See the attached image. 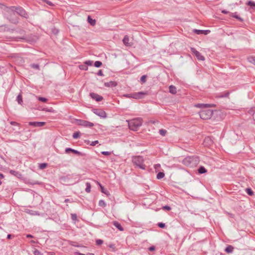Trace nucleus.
<instances>
[{
  "label": "nucleus",
  "instance_id": "37",
  "mask_svg": "<svg viewBox=\"0 0 255 255\" xmlns=\"http://www.w3.org/2000/svg\"><path fill=\"white\" fill-rule=\"evenodd\" d=\"M28 213L31 215H39V213L37 211L31 210L29 211Z\"/></svg>",
  "mask_w": 255,
  "mask_h": 255
},
{
  "label": "nucleus",
  "instance_id": "47",
  "mask_svg": "<svg viewBox=\"0 0 255 255\" xmlns=\"http://www.w3.org/2000/svg\"><path fill=\"white\" fill-rule=\"evenodd\" d=\"M125 97L128 98H132V94H127L124 95Z\"/></svg>",
  "mask_w": 255,
  "mask_h": 255
},
{
  "label": "nucleus",
  "instance_id": "17",
  "mask_svg": "<svg viewBox=\"0 0 255 255\" xmlns=\"http://www.w3.org/2000/svg\"><path fill=\"white\" fill-rule=\"evenodd\" d=\"M10 22L13 23L14 24H17L19 21L17 18H12V17H7V18Z\"/></svg>",
  "mask_w": 255,
  "mask_h": 255
},
{
  "label": "nucleus",
  "instance_id": "49",
  "mask_svg": "<svg viewBox=\"0 0 255 255\" xmlns=\"http://www.w3.org/2000/svg\"><path fill=\"white\" fill-rule=\"evenodd\" d=\"M99 142L98 140H95V141H92L91 143H90V145L91 146H95L97 144H98Z\"/></svg>",
  "mask_w": 255,
  "mask_h": 255
},
{
  "label": "nucleus",
  "instance_id": "27",
  "mask_svg": "<svg viewBox=\"0 0 255 255\" xmlns=\"http://www.w3.org/2000/svg\"><path fill=\"white\" fill-rule=\"evenodd\" d=\"M128 41H129V38H128V37L127 36V35H126L123 39V43L126 45H128Z\"/></svg>",
  "mask_w": 255,
  "mask_h": 255
},
{
  "label": "nucleus",
  "instance_id": "21",
  "mask_svg": "<svg viewBox=\"0 0 255 255\" xmlns=\"http://www.w3.org/2000/svg\"><path fill=\"white\" fill-rule=\"evenodd\" d=\"M196 107L200 108H206L211 107V105L210 104H198L196 105Z\"/></svg>",
  "mask_w": 255,
  "mask_h": 255
},
{
  "label": "nucleus",
  "instance_id": "12",
  "mask_svg": "<svg viewBox=\"0 0 255 255\" xmlns=\"http://www.w3.org/2000/svg\"><path fill=\"white\" fill-rule=\"evenodd\" d=\"M69 152H72L75 154H76L78 155H81V156H83V154L82 153H81V152L77 150H75L74 149H73V148H66L65 149V152L68 153H69Z\"/></svg>",
  "mask_w": 255,
  "mask_h": 255
},
{
  "label": "nucleus",
  "instance_id": "24",
  "mask_svg": "<svg viewBox=\"0 0 255 255\" xmlns=\"http://www.w3.org/2000/svg\"><path fill=\"white\" fill-rule=\"evenodd\" d=\"M248 60L249 62L255 65V56H251L248 58Z\"/></svg>",
  "mask_w": 255,
  "mask_h": 255
},
{
  "label": "nucleus",
  "instance_id": "34",
  "mask_svg": "<svg viewBox=\"0 0 255 255\" xmlns=\"http://www.w3.org/2000/svg\"><path fill=\"white\" fill-rule=\"evenodd\" d=\"M193 32L197 34H203V30L194 29Z\"/></svg>",
  "mask_w": 255,
  "mask_h": 255
},
{
  "label": "nucleus",
  "instance_id": "7",
  "mask_svg": "<svg viewBox=\"0 0 255 255\" xmlns=\"http://www.w3.org/2000/svg\"><path fill=\"white\" fill-rule=\"evenodd\" d=\"M92 111L95 114L102 118H106L107 117L106 113L102 110L95 109H93Z\"/></svg>",
  "mask_w": 255,
  "mask_h": 255
},
{
  "label": "nucleus",
  "instance_id": "30",
  "mask_svg": "<svg viewBox=\"0 0 255 255\" xmlns=\"http://www.w3.org/2000/svg\"><path fill=\"white\" fill-rule=\"evenodd\" d=\"M80 136V131L75 132L73 134V137L75 139L78 138Z\"/></svg>",
  "mask_w": 255,
  "mask_h": 255
},
{
  "label": "nucleus",
  "instance_id": "6",
  "mask_svg": "<svg viewBox=\"0 0 255 255\" xmlns=\"http://www.w3.org/2000/svg\"><path fill=\"white\" fill-rule=\"evenodd\" d=\"M77 123L78 125L81 126L85 127H92L94 126V124L93 123L87 121L82 120H78L77 121Z\"/></svg>",
  "mask_w": 255,
  "mask_h": 255
},
{
  "label": "nucleus",
  "instance_id": "36",
  "mask_svg": "<svg viewBox=\"0 0 255 255\" xmlns=\"http://www.w3.org/2000/svg\"><path fill=\"white\" fill-rule=\"evenodd\" d=\"M99 205L100 206H101V207H105L106 205V204L104 200H101L99 202Z\"/></svg>",
  "mask_w": 255,
  "mask_h": 255
},
{
  "label": "nucleus",
  "instance_id": "9",
  "mask_svg": "<svg viewBox=\"0 0 255 255\" xmlns=\"http://www.w3.org/2000/svg\"><path fill=\"white\" fill-rule=\"evenodd\" d=\"M45 122H30L28 125L34 127H41L45 125Z\"/></svg>",
  "mask_w": 255,
  "mask_h": 255
},
{
  "label": "nucleus",
  "instance_id": "26",
  "mask_svg": "<svg viewBox=\"0 0 255 255\" xmlns=\"http://www.w3.org/2000/svg\"><path fill=\"white\" fill-rule=\"evenodd\" d=\"M164 176H165V174L163 172H159L157 173V174L156 175V178L158 179H161L162 178H163L164 177Z\"/></svg>",
  "mask_w": 255,
  "mask_h": 255
},
{
  "label": "nucleus",
  "instance_id": "14",
  "mask_svg": "<svg viewBox=\"0 0 255 255\" xmlns=\"http://www.w3.org/2000/svg\"><path fill=\"white\" fill-rule=\"evenodd\" d=\"M113 225H114L115 227H116L120 231H124V228L121 226V224L119 223L118 222L114 221L113 222Z\"/></svg>",
  "mask_w": 255,
  "mask_h": 255
},
{
  "label": "nucleus",
  "instance_id": "56",
  "mask_svg": "<svg viewBox=\"0 0 255 255\" xmlns=\"http://www.w3.org/2000/svg\"><path fill=\"white\" fill-rule=\"evenodd\" d=\"M32 185H35V184H40V182H38V181H34V182H31L30 183Z\"/></svg>",
  "mask_w": 255,
  "mask_h": 255
},
{
  "label": "nucleus",
  "instance_id": "4",
  "mask_svg": "<svg viewBox=\"0 0 255 255\" xmlns=\"http://www.w3.org/2000/svg\"><path fill=\"white\" fill-rule=\"evenodd\" d=\"M132 161L134 165L140 169H145V166L143 164L144 160L141 156H135L132 157Z\"/></svg>",
  "mask_w": 255,
  "mask_h": 255
},
{
  "label": "nucleus",
  "instance_id": "61",
  "mask_svg": "<svg viewBox=\"0 0 255 255\" xmlns=\"http://www.w3.org/2000/svg\"><path fill=\"white\" fill-rule=\"evenodd\" d=\"M233 17L236 18L237 19H240L241 20H242V19H241V18H240L239 16L238 15H234Z\"/></svg>",
  "mask_w": 255,
  "mask_h": 255
},
{
  "label": "nucleus",
  "instance_id": "3",
  "mask_svg": "<svg viewBox=\"0 0 255 255\" xmlns=\"http://www.w3.org/2000/svg\"><path fill=\"white\" fill-rule=\"evenodd\" d=\"M8 10L11 11H15L18 14L22 17L28 18V15L26 11L21 7L10 6Z\"/></svg>",
  "mask_w": 255,
  "mask_h": 255
},
{
  "label": "nucleus",
  "instance_id": "1",
  "mask_svg": "<svg viewBox=\"0 0 255 255\" xmlns=\"http://www.w3.org/2000/svg\"><path fill=\"white\" fill-rule=\"evenodd\" d=\"M128 126L130 129L136 131L140 127L143 123V120L141 118H136L130 120H127Z\"/></svg>",
  "mask_w": 255,
  "mask_h": 255
},
{
  "label": "nucleus",
  "instance_id": "53",
  "mask_svg": "<svg viewBox=\"0 0 255 255\" xmlns=\"http://www.w3.org/2000/svg\"><path fill=\"white\" fill-rule=\"evenodd\" d=\"M97 74H98V75H99V76H103V75H104L103 73V71H102V70H99V71H98V72Z\"/></svg>",
  "mask_w": 255,
  "mask_h": 255
},
{
  "label": "nucleus",
  "instance_id": "10",
  "mask_svg": "<svg viewBox=\"0 0 255 255\" xmlns=\"http://www.w3.org/2000/svg\"><path fill=\"white\" fill-rule=\"evenodd\" d=\"M146 94V93L143 92H139L137 93H132V98L135 99H139L143 98L144 95Z\"/></svg>",
  "mask_w": 255,
  "mask_h": 255
},
{
  "label": "nucleus",
  "instance_id": "58",
  "mask_svg": "<svg viewBox=\"0 0 255 255\" xmlns=\"http://www.w3.org/2000/svg\"><path fill=\"white\" fill-rule=\"evenodd\" d=\"M93 62L91 61H87L85 62L86 64L91 65L92 64Z\"/></svg>",
  "mask_w": 255,
  "mask_h": 255
},
{
  "label": "nucleus",
  "instance_id": "60",
  "mask_svg": "<svg viewBox=\"0 0 255 255\" xmlns=\"http://www.w3.org/2000/svg\"><path fill=\"white\" fill-rule=\"evenodd\" d=\"M154 249H155V248H154V247H153V246H152V247H150L149 248V251H151L154 250Z\"/></svg>",
  "mask_w": 255,
  "mask_h": 255
},
{
  "label": "nucleus",
  "instance_id": "54",
  "mask_svg": "<svg viewBox=\"0 0 255 255\" xmlns=\"http://www.w3.org/2000/svg\"><path fill=\"white\" fill-rule=\"evenodd\" d=\"M46 3L47 4H48L49 5H50V6H53L54 5L53 3L52 2H51L50 1L48 0H47L46 1Z\"/></svg>",
  "mask_w": 255,
  "mask_h": 255
},
{
  "label": "nucleus",
  "instance_id": "38",
  "mask_svg": "<svg viewBox=\"0 0 255 255\" xmlns=\"http://www.w3.org/2000/svg\"><path fill=\"white\" fill-rule=\"evenodd\" d=\"M43 111H46V112H51V113H54V110L52 109V108H44L43 109Z\"/></svg>",
  "mask_w": 255,
  "mask_h": 255
},
{
  "label": "nucleus",
  "instance_id": "43",
  "mask_svg": "<svg viewBox=\"0 0 255 255\" xmlns=\"http://www.w3.org/2000/svg\"><path fill=\"white\" fill-rule=\"evenodd\" d=\"M38 99L39 101H41V102H42L44 103H45L47 101V99L44 97H38Z\"/></svg>",
  "mask_w": 255,
  "mask_h": 255
},
{
  "label": "nucleus",
  "instance_id": "28",
  "mask_svg": "<svg viewBox=\"0 0 255 255\" xmlns=\"http://www.w3.org/2000/svg\"><path fill=\"white\" fill-rule=\"evenodd\" d=\"M247 4L248 5L250 6L252 8L255 7V2L253 1L250 0L247 3Z\"/></svg>",
  "mask_w": 255,
  "mask_h": 255
},
{
  "label": "nucleus",
  "instance_id": "52",
  "mask_svg": "<svg viewBox=\"0 0 255 255\" xmlns=\"http://www.w3.org/2000/svg\"><path fill=\"white\" fill-rule=\"evenodd\" d=\"M75 255H86L85 254H82V253H80L79 252H76L75 253ZM89 255H95L94 254H92V253H90L89 254Z\"/></svg>",
  "mask_w": 255,
  "mask_h": 255
},
{
  "label": "nucleus",
  "instance_id": "51",
  "mask_svg": "<svg viewBox=\"0 0 255 255\" xmlns=\"http://www.w3.org/2000/svg\"><path fill=\"white\" fill-rule=\"evenodd\" d=\"M163 209H165V210H168V211H169L171 210V207L169 206H167V205H166V206H164L163 207Z\"/></svg>",
  "mask_w": 255,
  "mask_h": 255
},
{
  "label": "nucleus",
  "instance_id": "44",
  "mask_svg": "<svg viewBox=\"0 0 255 255\" xmlns=\"http://www.w3.org/2000/svg\"><path fill=\"white\" fill-rule=\"evenodd\" d=\"M146 75H143L140 78V81L142 83H145L146 82Z\"/></svg>",
  "mask_w": 255,
  "mask_h": 255
},
{
  "label": "nucleus",
  "instance_id": "18",
  "mask_svg": "<svg viewBox=\"0 0 255 255\" xmlns=\"http://www.w3.org/2000/svg\"><path fill=\"white\" fill-rule=\"evenodd\" d=\"M169 92L172 94H175L177 92L176 88L173 85H170L169 87Z\"/></svg>",
  "mask_w": 255,
  "mask_h": 255
},
{
  "label": "nucleus",
  "instance_id": "32",
  "mask_svg": "<svg viewBox=\"0 0 255 255\" xmlns=\"http://www.w3.org/2000/svg\"><path fill=\"white\" fill-rule=\"evenodd\" d=\"M47 166V164L46 163H40L39 165V168L40 169H43Z\"/></svg>",
  "mask_w": 255,
  "mask_h": 255
},
{
  "label": "nucleus",
  "instance_id": "16",
  "mask_svg": "<svg viewBox=\"0 0 255 255\" xmlns=\"http://www.w3.org/2000/svg\"><path fill=\"white\" fill-rule=\"evenodd\" d=\"M9 29L8 28V26L6 24H3L0 25V32H5L6 31H9Z\"/></svg>",
  "mask_w": 255,
  "mask_h": 255
},
{
  "label": "nucleus",
  "instance_id": "45",
  "mask_svg": "<svg viewBox=\"0 0 255 255\" xmlns=\"http://www.w3.org/2000/svg\"><path fill=\"white\" fill-rule=\"evenodd\" d=\"M97 245H101L103 243V241L101 239L97 240L96 241Z\"/></svg>",
  "mask_w": 255,
  "mask_h": 255
},
{
  "label": "nucleus",
  "instance_id": "31",
  "mask_svg": "<svg viewBox=\"0 0 255 255\" xmlns=\"http://www.w3.org/2000/svg\"><path fill=\"white\" fill-rule=\"evenodd\" d=\"M100 187H101V192L103 193H105V194L106 195H109V191L107 190V189H105L104 187H103L100 184Z\"/></svg>",
  "mask_w": 255,
  "mask_h": 255
},
{
  "label": "nucleus",
  "instance_id": "19",
  "mask_svg": "<svg viewBox=\"0 0 255 255\" xmlns=\"http://www.w3.org/2000/svg\"><path fill=\"white\" fill-rule=\"evenodd\" d=\"M16 101L18 103V104L22 105L23 104V100L22 98V95L21 93H19V95L16 97Z\"/></svg>",
  "mask_w": 255,
  "mask_h": 255
},
{
  "label": "nucleus",
  "instance_id": "39",
  "mask_svg": "<svg viewBox=\"0 0 255 255\" xmlns=\"http://www.w3.org/2000/svg\"><path fill=\"white\" fill-rule=\"evenodd\" d=\"M33 254L34 255H42V254L37 249H34L33 251Z\"/></svg>",
  "mask_w": 255,
  "mask_h": 255
},
{
  "label": "nucleus",
  "instance_id": "59",
  "mask_svg": "<svg viewBox=\"0 0 255 255\" xmlns=\"http://www.w3.org/2000/svg\"><path fill=\"white\" fill-rule=\"evenodd\" d=\"M26 237H27V238H33V236H32V235H30V234H27V235H26Z\"/></svg>",
  "mask_w": 255,
  "mask_h": 255
},
{
  "label": "nucleus",
  "instance_id": "25",
  "mask_svg": "<svg viewBox=\"0 0 255 255\" xmlns=\"http://www.w3.org/2000/svg\"><path fill=\"white\" fill-rule=\"evenodd\" d=\"M86 188L85 189V191L87 193H90L91 192V185L89 182H87L86 183Z\"/></svg>",
  "mask_w": 255,
  "mask_h": 255
},
{
  "label": "nucleus",
  "instance_id": "2",
  "mask_svg": "<svg viewBox=\"0 0 255 255\" xmlns=\"http://www.w3.org/2000/svg\"><path fill=\"white\" fill-rule=\"evenodd\" d=\"M199 158L196 156H187L184 158L182 163L186 166L193 167L199 162Z\"/></svg>",
  "mask_w": 255,
  "mask_h": 255
},
{
  "label": "nucleus",
  "instance_id": "48",
  "mask_svg": "<svg viewBox=\"0 0 255 255\" xmlns=\"http://www.w3.org/2000/svg\"><path fill=\"white\" fill-rule=\"evenodd\" d=\"M158 226L160 228H164L165 226V225L163 223H159L158 224Z\"/></svg>",
  "mask_w": 255,
  "mask_h": 255
},
{
  "label": "nucleus",
  "instance_id": "8",
  "mask_svg": "<svg viewBox=\"0 0 255 255\" xmlns=\"http://www.w3.org/2000/svg\"><path fill=\"white\" fill-rule=\"evenodd\" d=\"M191 51L196 56V57L199 60L204 61L205 60L204 57L203 55H202L201 54L199 51L196 50V49L195 48L191 47Z\"/></svg>",
  "mask_w": 255,
  "mask_h": 255
},
{
  "label": "nucleus",
  "instance_id": "15",
  "mask_svg": "<svg viewBox=\"0 0 255 255\" xmlns=\"http://www.w3.org/2000/svg\"><path fill=\"white\" fill-rule=\"evenodd\" d=\"M9 173L11 174V175H13L18 178H20L21 177V174L18 172V171H16L15 170H10L9 171Z\"/></svg>",
  "mask_w": 255,
  "mask_h": 255
},
{
  "label": "nucleus",
  "instance_id": "64",
  "mask_svg": "<svg viewBox=\"0 0 255 255\" xmlns=\"http://www.w3.org/2000/svg\"><path fill=\"white\" fill-rule=\"evenodd\" d=\"M69 199H66L64 201V202L65 203H67V202H68L69 201Z\"/></svg>",
  "mask_w": 255,
  "mask_h": 255
},
{
  "label": "nucleus",
  "instance_id": "29",
  "mask_svg": "<svg viewBox=\"0 0 255 255\" xmlns=\"http://www.w3.org/2000/svg\"><path fill=\"white\" fill-rule=\"evenodd\" d=\"M230 94L229 92H226L224 93L223 94H220L219 97L220 98H225V97H228L229 95Z\"/></svg>",
  "mask_w": 255,
  "mask_h": 255
},
{
  "label": "nucleus",
  "instance_id": "50",
  "mask_svg": "<svg viewBox=\"0 0 255 255\" xmlns=\"http://www.w3.org/2000/svg\"><path fill=\"white\" fill-rule=\"evenodd\" d=\"M249 113L250 114H253L254 115L255 112V107H254V108H252L250 111H249Z\"/></svg>",
  "mask_w": 255,
  "mask_h": 255
},
{
  "label": "nucleus",
  "instance_id": "57",
  "mask_svg": "<svg viewBox=\"0 0 255 255\" xmlns=\"http://www.w3.org/2000/svg\"><path fill=\"white\" fill-rule=\"evenodd\" d=\"M210 30H203V34H205V35H207L209 32H210Z\"/></svg>",
  "mask_w": 255,
  "mask_h": 255
},
{
  "label": "nucleus",
  "instance_id": "46",
  "mask_svg": "<svg viewBox=\"0 0 255 255\" xmlns=\"http://www.w3.org/2000/svg\"><path fill=\"white\" fill-rule=\"evenodd\" d=\"M101 153L104 155L108 156L111 154V152L110 151H102Z\"/></svg>",
  "mask_w": 255,
  "mask_h": 255
},
{
  "label": "nucleus",
  "instance_id": "23",
  "mask_svg": "<svg viewBox=\"0 0 255 255\" xmlns=\"http://www.w3.org/2000/svg\"><path fill=\"white\" fill-rule=\"evenodd\" d=\"M198 172L200 174H203L207 172V170L206 169V168L204 166H200L198 170Z\"/></svg>",
  "mask_w": 255,
  "mask_h": 255
},
{
  "label": "nucleus",
  "instance_id": "11",
  "mask_svg": "<svg viewBox=\"0 0 255 255\" xmlns=\"http://www.w3.org/2000/svg\"><path fill=\"white\" fill-rule=\"evenodd\" d=\"M90 95L92 99L95 100L97 102L101 101L103 99V97L98 95V94L95 93H91Z\"/></svg>",
  "mask_w": 255,
  "mask_h": 255
},
{
  "label": "nucleus",
  "instance_id": "63",
  "mask_svg": "<svg viewBox=\"0 0 255 255\" xmlns=\"http://www.w3.org/2000/svg\"><path fill=\"white\" fill-rule=\"evenodd\" d=\"M11 235L10 234H8V235H7V238L8 239H11Z\"/></svg>",
  "mask_w": 255,
  "mask_h": 255
},
{
  "label": "nucleus",
  "instance_id": "55",
  "mask_svg": "<svg viewBox=\"0 0 255 255\" xmlns=\"http://www.w3.org/2000/svg\"><path fill=\"white\" fill-rule=\"evenodd\" d=\"M10 125H11L12 126H17V125H19L18 123H17L15 122H13V121L11 122L10 123Z\"/></svg>",
  "mask_w": 255,
  "mask_h": 255
},
{
  "label": "nucleus",
  "instance_id": "40",
  "mask_svg": "<svg viewBox=\"0 0 255 255\" xmlns=\"http://www.w3.org/2000/svg\"><path fill=\"white\" fill-rule=\"evenodd\" d=\"M247 190V193L249 195H253L254 194V192L252 191V190L250 188H247L246 189Z\"/></svg>",
  "mask_w": 255,
  "mask_h": 255
},
{
  "label": "nucleus",
  "instance_id": "62",
  "mask_svg": "<svg viewBox=\"0 0 255 255\" xmlns=\"http://www.w3.org/2000/svg\"><path fill=\"white\" fill-rule=\"evenodd\" d=\"M222 12L223 13H224V14H227V13H228V11H226V10H222Z\"/></svg>",
  "mask_w": 255,
  "mask_h": 255
},
{
  "label": "nucleus",
  "instance_id": "13",
  "mask_svg": "<svg viewBox=\"0 0 255 255\" xmlns=\"http://www.w3.org/2000/svg\"><path fill=\"white\" fill-rule=\"evenodd\" d=\"M104 85L107 87H114L117 85V83L115 81H110L109 82H105Z\"/></svg>",
  "mask_w": 255,
  "mask_h": 255
},
{
  "label": "nucleus",
  "instance_id": "42",
  "mask_svg": "<svg viewBox=\"0 0 255 255\" xmlns=\"http://www.w3.org/2000/svg\"><path fill=\"white\" fill-rule=\"evenodd\" d=\"M71 219L73 221H76L77 220V216L76 214H71Z\"/></svg>",
  "mask_w": 255,
  "mask_h": 255
},
{
  "label": "nucleus",
  "instance_id": "22",
  "mask_svg": "<svg viewBox=\"0 0 255 255\" xmlns=\"http://www.w3.org/2000/svg\"><path fill=\"white\" fill-rule=\"evenodd\" d=\"M88 21L92 26L96 24V20L92 19L90 16H88Z\"/></svg>",
  "mask_w": 255,
  "mask_h": 255
},
{
  "label": "nucleus",
  "instance_id": "20",
  "mask_svg": "<svg viewBox=\"0 0 255 255\" xmlns=\"http://www.w3.org/2000/svg\"><path fill=\"white\" fill-rule=\"evenodd\" d=\"M234 250V247L231 245L228 246L225 249L227 253H232Z\"/></svg>",
  "mask_w": 255,
  "mask_h": 255
},
{
  "label": "nucleus",
  "instance_id": "5",
  "mask_svg": "<svg viewBox=\"0 0 255 255\" xmlns=\"http://www.w3.org/2000/svg\"><path fill=\"white\" fill-rule=\"evenodd\" d=\"M213 111L211 109H204L199 112L200 118L203 120L210 119L212 116Z\"/></svg>",
  "mask_w": 255,
  "mask_h": 255
},
{
  "label": "nucleus",
  "instance_id": "33",
  "mask_svg": "<svg viewBox=\"0 0 255 255\" xmlns=\"http://www.w3.org/2000/svg\"><path fill=\"white\" fill-rule=\"evenodd\" d=\"M159 132L162 136H165L167 133V131L164 129H159Z\"/></svg>",
  "mask_w": 255,
  "mask_h": 255
},
{
  "label": "nucleus",
  "instance_id": "35",
  "mask_svg": "<svg viewBox=\"0 0 255 255\" xmlns=\"http://www.w3.org/2000/svg\"><path fill=\"white\" fill-rule=\"evenodd\" d=\"M102 63L101 61H97L95 62L94 63V66L96 67H97V68H99L101 66Z\"/></svg>",
  "mask_w": 255,
  "mask_h": 255
},
{
  "label": "nucleus",
  "instance_id": "41",
  "mask_svg": "<svg viewBox=\"0 0 255 255\" xmlns=\"http://www.w3.org/2000/svg\"><path fill=\"white\" fill-rule=\"evenodd\" d=\"M31 67L34 69H36L37 70L39 69V66L38 64H31Z\"/></svg>",
  "mask_w": 255,
  "mask_h": 255
}]
</instances>
